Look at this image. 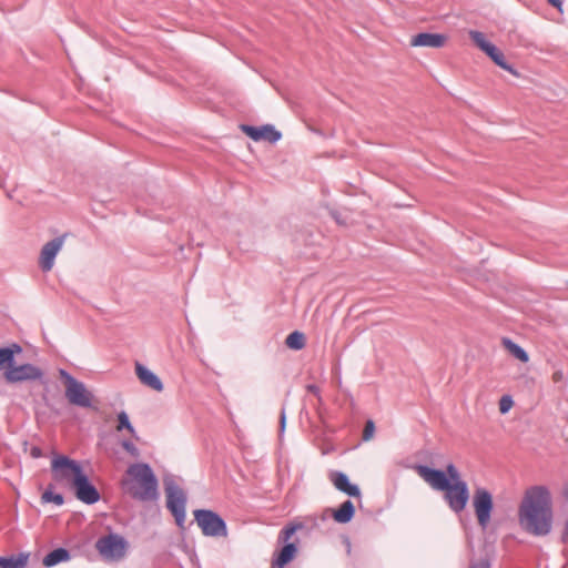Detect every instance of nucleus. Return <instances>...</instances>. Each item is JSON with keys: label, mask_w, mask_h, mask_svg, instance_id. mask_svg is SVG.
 Wrapping results in <instances>:
<instances>
[{"label": "nucleus", "mask_w": 568, "mask_h": 568, "mask_svg": "<svg viewBox=\"0 0 568 568\" xmlns=\"http://www.w3.org/2000/svg\"><path fill=\"white\" fill-rule=\"evenodd\" d=\"M468 36H471V37H475V36H484V33H483V32H480V31H477V30H470V31L468 32Z\"/></svg>", "instance_id": "c9c22d12"}, {"label": "nucleus", "mask_w": 568, "mask_h": 568, "mask_svg": "<svg viewBox=\"0 0 568 568\" xmlns=\"http://www.w3.org/2000/svg\"><path fill=\"white\" fill-rule=\"evenodd\" d=\"M67 235L55 237L45 243L41 250L39 265L43 272H49L54 265V258L64 244Z\"/></svg>", "instance_id": "9b49d317"}, {"label": "nucleus", "mask_w": 568, "mask_h": 568, "mask_svg": "<svg viewBox=\"0 0 568 568\" xmlns=\"http://www.w3.org/2000/svg\"><path fill=\"white\" fill-rule=\"evenodd\" d=\"M41 375V371L31 364H23L20 366L10 365L4 373V377L9 383L38 379Z\"/></svg>", "instance_id": "f8f14e48"}, {"label": "nucleus", "mask_w": 568, "mask_h": 568, "mask_svg": "<svg viewBox=\"0 0 568 568\" xmlns=\"http://www.w3.org/2000/svg\"><path fill=\"white\" fill-rule=\"evenodd\" d=\"M305 335L302 332L295 331L287 335L285 345L295 351H300L305 347Z\"/></svg>", "instance_id": "4be33fe9"}, {"label": "nucleus", "mask_w": 568, "mask_h": 568, "mask_svg": "<svg viewBox=\"0 0 568 568\" xmlns=\"http://www.w3.org/2000/svg\"><path fill=\"white\" fill-rule=\"evenodd\" d=\"M297 548L294 544H286L276 558L273 560L272 566L275 568H283L296 556Z\"/></svg>", "instance_id": "f3484780"}, {"label": "nucleus", "mask_w": 568, "mask_h": 568, "mask_svg": "<svg viewBox=\"0 0 568 568\" xmlns=\"http://www.w3.org/2000/svg\"><path fill=\"white\" fill-rule=\"evenodd\" d=\"M29 555L20 554L11 557H0L1 568H24L28 564Z\"/></svg>", "instance_id": "aec40b11"}, {"label": "nucleus", "mask_w": 568, "mask_h": 568, "mask_svg": "<svg viewBox=\"0 0 568 568\" xmlns=\"http://www.w3.org/2000/svg\"><path fill=\"white\" fill-rule=\"evenodd\" d=\"M514 406V402L510 396H503L499 400V412L501 414L508 413Z\"/></svg>", "instance_id": "bb28decb"}, {"label": "nucleus", "mask_w": 568, "mask_h": 568, "mask_svg": "<svg viewBox=\"0 0 568 568\" xmlns=\"http://www.w3.org/2000/svg\"><path fill=\"white\" fill-rule=\"evenodd\" d=\"M95 548L104 559L120 560L126 552L128 542L123 537L111 534L98 539Z\"/></svg>", "instance_id": "0eeeda50"}, {"label": "nucleus", "mask_w": 568, "mask_h": 568, "mask_svg": "<svg viewBox=\"0 0 568 568\" xmlns=\"http://www.w3.org/2000/svg\"><path fill=\"white\" fill-rule=\"evenodd\" d=\"M470 568H489V565L487 561H479L477 564H474Z\"/></svg>", "instance_id": "2f4dec72"}, {"label": "nucleus", "mask_w": 568, "mask_h": 568, "mask_svg": "<svg viewBox=\"0 0 568 568\" xmlns=\"http://www.w3.org/2000/svg\"><path fill=\"white\" fill-rule=\"evenodd\" d=\"M414 470L430 488L445 493L444 498L454 511L465 509L469 498L468 487L453 464L447 465L445 471L424 465L414 466Z\"/></svg>", "instance_id": "f03ea898"}, {"label": "nucleus", "mask_w": 568, "mask_h": 568, "mask_svg": "<svg viewBox=\"0 0 568 568\" xmlns=\"http://www.w3.org/2000/svg\"><path fill=\"white\" fill-rule=\"evenodd\" d=\"M503 345L513 356H515L520 362L527 363L529 361L527 352L513 341L504 338Z\"/></svg>", "instance_id": "412c9836"}, {"label": "nucleus", "mask_w": 568, "mask_h": 568, "mask_svg": "<svg viewBox=\"0 0 568 568\" xmlns=\"http://www.w3.org/2000/svg\"><path fill=\"white\" fill-rule=\"evenodd\" d=\"M354 514V504L351 500H346L339 506V508L332 511V517L336 523L346 524L352 520Z\"/></svg>", "instance_id": "dca6fc26"}, {"label": "nucleus", "mask_w": 568, "mask_h": 568, "mask_svg": "<svg viewBox=\"0 0 568 568\" xmlns=\"http://www.w3.org/2000/svg\"><path fill=\"white\" fill-rule=\"evenodd\" d=\"M415 36L424 37V36H442V34L440 33H433V32H418Z\"/></svg>", "instance_id": "f704fd0d"}, {"label": "nucleus", "mask_w": 568, "mask_h": 568, "mask_svg": "<svg viewBox=\"0 0 568 568\" xmlns=\"http://www.w3.org/2000/svg\"><path fill=\"white\" fill-rule=\"evenodd\" d=\"M70 559V554L64 548H58L49 552L43 558V566L53 567L60 562L68 561Z\"/></svg>", "instance_id": "a211bd4d"}, {"label": "nucleus", "mask_w": 568, "mask_h": 568, "mask_svg": "<svg viewBox=\"0 0 568 568\" xmlns=\"http://www.w3.org/2000/svg\"><path fill=\"white\" fill-rule=\"evenodd\" d=\"M285 419H286V417H285V413H284V412H282V413H281V420H280V422H281V430H282V432H283V430H284V428H285Z\"/></svg>", "instance_id": "72a5a7b5"}, {"label": "nucleus", "mask_w": 568, "mask_h": 568, "mask_svg": "<svg viewBox=\"0 0 568 568\" xmlns=\"http://www.w3.org/2000/svg\"><path fill=\"white\" fill-rule=\"evenodd\" d=\"M521 528L535 536L548 535L552 526L551 496L544 486L526 490L518 509Z\"/></svg>", "instance_id": "f257e3e1"}, {"label": "nucleus", "mask_w": 568, "mask_h": 568, "mask_svg": "<svg viewBox=\"0 0 568 568\" xmlns=\"http://www.w3.org/2000/svg\"><path fill=\"white\" fill-rule=\"evenodd\" d=\"M302 525H290L286 526L280 534V539L284 542L288 541L296 530L301 529Z\"/></svg>", "instance_id": "393cba45"}, {"label": "nucleus", "mask_w": 568, "mask_h": 568, "mask_svg": "<svg viewBox=\"0 0 568 568\" xmlns=\"http://www.w3.org/2000/svg\"><path fill=\"white\" fill-rule=\"evenodd\" d=\"M474 43L477 48H479L481 51H484L493 61L495 64L500 67L501 69L506 70L514 77H520L519 72L513 68L511 64L508 63L504 52L497 48L495 44H493L488 38H473Z\"/></svg>", "instance_id": "6e6552de"}, {"label": "nucleus", "mask_w": 568, "mask_h": 568, "mask_svg": "<svg viewBox=\"0 0 568 568\" xmlns=\"http://www.w3.org/2000/svg\"><path fill=\"white\" fill-rule=\"evenodd\" d=\"M135 374L143 385H145L156 392L163 390V384H162L161 379L153 372H151L149 368H146L142 364H140V363L135 364Z\"/></svg>", "instance_id": "4468645a"}, {"label": "nucleus", "mask_w": 568, "mask_h": 568, "mask_svg": "<svg viewBox=\"0 0 568 568\" xmlns=\"http://www.w3.org/2000/svg\"><path fill=\"white\" fill-rule=\"evenodd\" d=\"M375 433V425L373 420H367L363 430V439L371 440Z\"/></svg>", "instance_id": "cd10ccee"}, {"label": "nucleus", "mask_w": 568, "mask_h": 568, "mask_svg": "<svg viewBox=\"0 0 568 568\" xmlns=\"http://www.w3.org/2000/svg\"><path fill=\"white\" fill-rule=\"evenodd\" d=\"M548 2L561 11L562 1L561 0H548Z\"/></svg>", "instance_id": "473e14b6"}, {"label": "nucleus", "mask_w": 568, "mask_h": 568, "mask_svg": "<svg viewBox=\"0 0 568 568\" xmlns=\"http://www.w3.org/2000/svg\"><path fill=\"white\" fill-rule=\"evenodd\" d=\"M13 361V352L10 348H0V368L10 365Z\"/></svg>", "instance_id": "a878e982"}, {"label": "nucleus", "mask_w": 568, "mask_h": 568, "mask_svg": "<svg viewBox=\"0 0 568 568\" xmlns=\"http://www.w3.org/2000/svg\"><path fill=\"white\" fill-rule=\"evenodd\" d=\"M243 132L254 141H267L271 143L277 142L282 134L273 125H263L260 128L243 125Z\"/></svg>", "instance_id": "ddd939ff"}, {"label": "nucleus", "mask_w": 568, "mask_h": 568, "mask_svg": "<svg viewBox=\"0 0 568 568\" xmlns=\"http://www.w3.org/2000/svg\"><path fill=\"white\" fill-rule=\"evenodd\" d=\"M60 376L64 381L65 397L69 403L80 407H90L92 404V394L85 388L84 384L77 381L65 371H60Z\"/></svg>", "instance_id": "423d86ee"}, {"label": "nucleus", "mask_w": 568, "mask_h": 568, "mask_svg": "<svg viewBox=\"0 0 568 568\" xmlns=\"http://www.w3.org/2000/svg\"><path fill=\"white\" fill-rule=\"evenodd\" d=\"M52 479L61 487L70 488L85 504H94L100 495L90 483L81 465L67 456L55 455L51 460Z\"/></svg>", "instance_id": "7ed1b4c3"}, {"label": "nucleus", "mask_w": 568, "mask_h": 568, "mask_svg": "<svg viewBox=\"0 0 568 568\" xmlns=\"http://www.w3.org/2000/svg\"><path fill=\"white\" fill-rule=\"evenodd\" d=\"M118 422H119V424L116 426L118 430L126 429L131 435L135 434V430H134L133 426L131 425L128 415L124 412H121L118 415Z\"/></svg>", "instance_id": "b1692460"}, {"label": "nucleus", "mask_w": 568, "mask_h": 568, "mask_svg": "<svg viewBox=\"0 0 568 568\" xmlns=\"http://www.w3.org/2000/svg\"><path fill=\"white\" fill-rule=\"evenodd\" d=\"M41 500L44 504L53 503L58 506H61L63 504L62 495L53 493L51 486L42 494Z\"/></svg>", "instance_id": "5701e85b"}, {"label": "nucleus", "mask_w": 568, "mask_h": 568, "mask_svg": "<svg viewBox=\"0 0 568 568\" xmlns=\"http://www.w3.org/2000/svg\"><path fill=\"white\" fill-rule=\"evenodd\" d=\"M122 447L129 453L131 454L133 457H138L139 456V449L135 447L134 444L130 443V442H123L122 443Z\"/></svg>", "instance_id": "c85d7f7f"}, {"label": "nucleus", "mask_w": 568, "mask_h": 568, "mask_svg": "<svg viewBox=\"0 0 568 568\" xmlns=\"http://www.w3.org/2000/svg\"><path fill=\"white\" fill-rule=\"evenodd\" d=\"M166 491V506L173 514L176 524L182 526L185 519V495L178 486L168 485Z\"/></svg>", "instance_id": "1a4fd4ad"}, {"label": "nucleus", "mask_w": 568, "mask_h": 568, "mask_svg": "<svg viewBox=\"0 0 568 568\" xmlns=\"http://www.w3.org/2000/svg\"><path fill=\"white\" fill-rule=\"evenodd\" d=\"M564 373L561 371H556L552 376H551V379L554 383H559L564 379Z\"/></svg>", "instance_id": "c756f323"}, {"label": "nucleus", "mask_w": 568, "mask_h": 568, "mask_svg": "<svg viewBox=\"0 0 568 568\" xmlns=\"http://www.w3.org/2000/svg\"><path fill=\"white\" fill-rule=\"evenodd\" d=\"M446 44V38H412L408 47L442 48Z\"/></svg>", "instance_id": "6ab92c4d"}, {"label": "nucleus", "mask_w": 568, "mask_h": 568, "mask_svg": "<svg viewBox=\"0 0 568 568\" xmlns=\"http://www.w3.org/2000/svg\"><path fill=\"white\" fill-rule=\"evenodd\" d=\"M329 479L338 490L347 494L348 496L358 497L361 495L358 487L349 484L348 477L345 474L334 471L331 474Z\"/></svg>", "instance_id": "2eb2a0df"}, {"label": "nucleus", "mask_w": 568, "mask_h": 568, "mask_svg": "<svg viewBox=\"0 0 568 568\" xmlns=\"http://www.w3.org/2000/svg\"><path fill=\"white\" fill-rule=\"evenodd\" d=\"M473 504L478 524L485 528L490 520L493 509V497L490 493L484 488L476 489Z\"/></svg>", "instance_id": "9d476101"}, {"label": "nucleus", "mask_w": 568, "mask_h": 568, "mask_svg": "<svg viewBox=\"0 0 568 568\" xmlns=\"http://www.w3.org/2000/svg\"><path fill=\"white\" fill-rule=\"evenodd\" d=\"M122 490L134 499L148 501L158 498V479L148 464H132L121 479Z\"/></svg>", "instance_id": "20e7f679"}, {"label": "nucleus", "mask_w": 568, "mask_h": 568, "mask_svg": "<svg viewBox=\"0 0 568 568\" xmlns=\"http://www.w3.org/2000/svg\"><path fill=\"white\" fill-rule=\"evenodd\" d=\"M31 456L33 458H39L42 456L41 449L39 447H32L31 448Z\"/></svg>", "instance_id": "7c9ffc66"}, {"label": "nucleus", "mask_w": 568, "mask_h": 568, "mask_svg": "<svg viewBox=\"0 0 568 568\" xmlns=\"http://www.w3.org/2000/svg\"><path fill=\"white\" fill-rule=\"evenodd\" d=\"M193 515L204 536L215 538L227 536L226 524L216 513L207 509H196Z\"/></svg>", "instance_id": "39448f33"}]
</instances>
